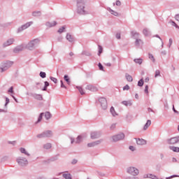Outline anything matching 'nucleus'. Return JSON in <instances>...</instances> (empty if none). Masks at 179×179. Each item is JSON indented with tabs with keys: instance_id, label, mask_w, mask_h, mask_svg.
Here are the masks:
<instances>
[{
	"instance_id": "42",
	"label": "nucleus",
	"mask_w": 179,
	"mask_h": 179,
	"mask_svg": "<svg viewBox=\"0 0 179 179\" xmlns=\"http://www.w3.org/2000/svg\"><path fill=\"white\" fill-rule=\"evenodd\" d=\"M39 75L41 78H42V79H44V78H46L47 76V74L45 73V72H43V71H41Z\"/></svg>"
},
{
	"instance_id": "5",
	"label": "nucleus",
	"mask_w": 179,
	"mask_h": 179,
	"mask_svg": "<svg viewBox=\"0 0 179 179\" xmlns=\"http://www.w3.org/2000/svg\"><path fill=\"white\" fill-rule=\"evenodd\" d=\"M51 136H52V131L50 130H47L40 134H38L36 138L41 139L43 138H51Z\"/></svg>"
},
{
	"instance_id": "56",
	"label": "nucleus",
	"mask_w": 179,
	"mask_h": 179,
	"mask_svg": "<svg viewBox=\"0 0 179 179\" xmlns=\"http://www.w3.org/2000/svg\"><path fill=\"white\" fill-rule=\"evenodd\" d=\"M171 24L172 26H174L176 29H179L178 25H177L174 21L171 22Z\"/></svg>"
},
{
	"instance_id": "30",
	"label": "nucleus",
	"mask_w": 179,
	"mask_h": 179,
	"mask_svg": "<svg viewBox=\"0 0 179 179\" xmlns=\"http://www.w3.org/2000/svg\"><path fill=\"white\" fill-rule=\"evenodd\" d=\"M52 145L50 143H47L43 145V149H45L46 150H48V149H51Z\"/></svg>"
},
{
	"instance_id": "14",
	"label": "nucleus",
	"mask_w": 179,
	"mask_h": 179,
	"mask_svg": "<svg viewBox=\"0 0 179 179\" xmlns=\"http://www.w3.org/2000/svg\"><path fill=\"white\" fill-rule=\"evenodd\" d=\"M85 89L87 90H90V92H97V90H98L97 88L96 87H94V85H87Z\"/></svg>"
},
{
	"instance_id": "50",
	"label": "nucleus",
	"mask_w": 179,
	"mask_h": 179,
	"mask_svg": "<svg viewBox=\"0 0 179 179\" xmlns=\"http://www.w3.org/2000/svg\"><path fill=\"white\" fill-rule=\"evenodd\" d=\"M172 44H173V39L172 38H169V43L168 44L169 48H170V47H171Z\"/></svg>"
},
{
	"instance_id": "58",
	"label": "nucleus",
	"mask_w": 179,
	"mask_h": 179,
	"mask_svg": "<svg viewBox=\"0 0 179 179\" xmlns=\"http://www.w3.org/2000/svg\"><path fill=\"white\" fill-rule=\"evenodd\" d=\"M150 173L143 175V178H150Z\"/></svg>"
},
{
	"instance_id": "57",
	"label": "nucleus",
	"mask_w": 179,
	"mask_h": 179,
	"mask_svg": "<svg viewBox=\"0 0 179 179\" xmlns=\"http://www.w3.org/2000/svg\"><path fill=\"white\" fill-rule=\"evenodd\" d=\"M123 90H129V85H126L124 87H123Z\"/></svg>"
},
{
	"instance_id": "31",
	"label": "nucleus",
	"mask_w": 179,
	"mask_h": 179,
	"mask_svg": "<svg viewBox=\"0 0 179 179\" xmlns=\"http://www.w3.org/2000/svg\"><path fill=\"white\" fill-rule=\"evenodd\" d=\"M143 34H144V36H150V31H149V29H148L147 28H145L143 30Z\"/></svg>"
},
{
	"instance_id": "28",
	"label": "nucleus",
	"mask_w": 179,
	"mask_h": 179,
	"mask_svg": "<svg viewBox=\"0 0 179 179\" xmlns=\"http://www.w3.org/2000/svg\"><path fill=\"white\" fill-rule=\"evenodd\" d=\"M125 78H126V79L128 82H132L134 80V78H132V76H131L128 73L125 74Z\"/></svg>"
},
{
	"instance_id": "59",
	"label": "nucleus",
	"mask_w": 179,
	"mask_h": 179,
	"mask_svg": "<svg viewBox=\"0 0 179 179\" xmlns=\"http://www.w3.org/2000/svg\"><path fill=\"white\" fill-rule=\"evenodd\" d=\"M125 179H139V178L128 176Z\"/></svg>"
},
{
	"instance_id": "41",
	"label": "nucleus",
	"mask_w": 179,
	"mask_h": 179,
	"mask_svg": "<svg viewBox=\"0 0 179 179\" xmlns=\"http://www.w3.org/2000/svg\"><path fill=\"white\" fill-rule=\"evenodd\" d=\"M148 57H149V59L152 61V62H156V59H155V57L153 56V55L149 53Z\"/></svg>"
},
{
	"instance_id": "23",
	"label": "nucleus",
	"mask_w": 179,
	"mask_h": 179,
	"mask_svg": "<svg viewBox=\"0 0 179 179\" xmlns=\"http://www.w3.org/2000/svg\"><path fill=\"white\" fill-rule=\"evenodd\" d=\"M42 13L41 11H33L32 12V16H34V17H40V16H41Z\"/></svg>"
},
{
	"instance_id": "48",
	"label": "nucleus",
	"mask_w": 179,
	"mask_h": 179,
	"mask_svg": "<svg viewBox=\"0 0 179 179\" xmlns=\"http://www.w3.org/2000/svg\"><path fill=\"white\" fill-rule=\"evenodd\" d=\"M98 66L100 71H104V67L103 66V64H101V63H99Z\"/></svg>"
},
{
	"instance_id": "47",
	"label": "nucleus",
	"mask_w": 179,
	"mask_h": 179,
	"mask_svg": "<svg viewBox=\"0 0 179 179\" xmlns=\"http://www.w3.org/2000/svg\"><path fill=\"white\" fill-rule=\"evenodd\" d=\"M157 76H160V70L155 71V78H157Z\"/></svg>"
},
{
	"instance_id": "35",
	"label": "nucleus",
	"mask_w": 179,
	"mask_h": 179,
	"mask_svg": "<svg viewBox=\"0 0 179 179\" xmlns=\"http://www.w3.org/2000/svg\"><path fill=\"white\" fill-rule=\"evenodd\" d=\"M169 149H171V150H173V152H179V148L178 147H175V146H170Z\"/></svg>"
},
{
	"instance_id": "62",
	"label": "nucleus",
	"mask_w": 179,
	"mask_h": 179,
	"mask_svg": "<svg viewBox=\"0 0 179 179\" xmlns=\"http://www.w3.org/2000/svg\"><path fill=\"white\" fill-rule=\"evenodd\" d=\"M116 6H121V1L120 0L116 1Z\"/></svg>"
},
{
	"instance_id": "2",
	"label": "nucleus",
	"mask_w": 179,
	"mask_h": 179,
	"mask_svg": "<svg viewBox=\"0 0 179 179\" xmlns=\"http://www.w3.org/2000/svg\"><path fill=\"white\" fill-rule=\"evenodd\" d=\"M38 44H40V39H34L28 43L27 45V48L30 51H33V50H34L36 47H38Z\"/></svg>"
},
{
	"instance_id": "44",
	"label": "nucleus",
	"mask_w": 179,
	"mask_h": 179,
	"mask_svg": "<svg viewBox=\"0 0 179 179\" xmlns=\"http://www.w3.org/2000/svg\"><path fill=\"white\" fill-rule=\"evenodd\" d=\"M138 86H139L140 87H142V86H143V79H141L138 82Z\"/></svg>"
},
{
	"instance_id": "36",
	"label": "nucleus",
	"mask_w": 179,
	"mask_h": 179,
	"mask_svg": "<svg viewBox=\"0 0 179 179\" xmlns=\"http://www.w3.org/2000/svg\"><path fill=\"white\" fill-rule=\"evenodd\" d=\"M101 142H103V139H100L96 141L92 142L94 146H97V145H100V143H101Z\"/></svg>"
},
{
	"instance_id": "24",
	"label": "nucleus",
	"mask_w": 179,
	"mask_h": 179,
	"mask_svg": "<svg viewBox=\"0 0 179 179\" xmlns=\"http://www.w3.org/2000/svg\"><path fill=\"white\" fill-rule=\"evenodd\" d=\"M63 178L65 179H72V175H71V173H68V172H65L64 173H63Z\"/></svg>"
},
{
	"instance_id": "8",
	"label": "nucleus",
	"mask_w": 179,
	"mask_h": 179,
	"mask_svg": "<svg viewBox=\"0 0 179 179\" xmlns=\"http://www.w3.org/2000/svg\"><path fill=\"white\" fill-rule=\"evenodd\" d=\"M31 24H33V22H27L26 24L22 25L21 27H20L17 29V33H22V31H23V30H26V29H28V27H30Z\"/></svg>"
},
{
	"instance_id": "18",
	"label": "nucleus",
	"mask_w": 179,
	"mask_h": 179,
	"mask_svg": "<svg viewBox=\"0 0 179 179\" xmlns=\"http://www.w3.org/2000/svg\"><path fill=\"white\" fill-rule=\"evenodd\" d=\"M57 23L56 21H53L52 22H46L45 26L47 27H54L55 26H57Z\"/></svg>"
},
{
	"instance_id": "15",
	"label": "nucleus",
	"mask_w": 179,
	"mask_h": 179,
	"mask_svg": "<svg viewBox=\"0 0 179 179\" xmlns=\"http://www.w3.org/2000/svg\"><path fill=\"white\" fill-rule=\"evenodd\" d=\"M22 51H23V46L22 45H18V46L15 47L13 49V52L15 54H18V52H20Z\"/></svg>"
},
{
	"instance_id": "46",
	"label": "nucleus",
	"mask_w": 179,
	"mask_h": 179,
	"mask_svg": "<svg viewBox=\"0 0 179 179\" xmlns=\"http://www.w3.org/2000/svg\"><path fill=\"white\" fill-rule=\"evenodd\" d=\"M150 178H151V179H159V178L157 176H155L154 174H152V173H150Z\"/></svg>"
},
{
	"instance_id": "25",
	"label": "nucleus",
	"mask_w": 179,
	"mask_h": 179,
	"mask_svg": "<svg viewBox=\"0 0 179 179\" xmlns=\"http://www.w3.org/2000/svg\"><path fill=\"white\" fill-rule=\"evenodd\" d=\"M20 152H21L22 153H23L24 155H25V156H28L30 157V153H29L25 148H20Z\"/></svg>"
},
{
	"instance_id": "45",
	"label": "nucleus",
	"mask_w": 179,
	"mask_h": 179,
	"mask_svg": "<svg viewBox=\"0 0 179 179\" xmlns=\"http://www.w3.org/2000/svg\"><path fill=\"white\" fill-rule=\"evenodd\" d=\"M103 52V47H101V45H99V52H98V55L100 56V55Z\"/></svg>"
},
{
	"instance_id": "32",
	"label": "nucleus",
	"mask_w": 179,
	"mask_h": 179,
	"mask_svg": "<svg viewBox=\"0 0 179 179\" xmlns=\"http://www.w3.org/2000/svg\"><path fill=\"white\" fill-rule=\"evenodd\" d=\"M64 80L66 82L67 84L71 85V79L68 75H65L64 76Z\"/></svg>"
},
{
	"instance_id": "60",
	"label": "nucleus",
	"mask_w": 179,
	"mask_h": 179,
	"mask_svg": "<svg viewBox=\"0 0 179 179\" xmlns=\"http://www.w3.org/2000/svg\"><path fill=\"white\" fill-rule=\"evenodd\" d=\"M115 125H116L115 124H111L110 129L112 131L114 130V129H115Z\"/></svg>"
},
{
	"instance_id": "40",
	"label": "nucleus",
	"mask_w": 179,
	"mask_h": 179,
	"mask_svg": "<svg viewBox=\"0 0 179 179\" xmlns=\"http://www.w3.org/2000/svg\"><path fill=\"white\" fill-rule=\"evenodd\" d=\"M82 55H86L87 57H90V55H92V53H90V52L89 51L85 50L82 52Z\"/></svg>"
},
{
	"instance_id": "20",
	"label": "nucleus",
	"mask_w": 179,
	"mask_h": 179,
	"mask_svg": "<svg viewBox=\"0 0 179 179\" xmlns=\"http://www.w3.org/2000/svg\"><path fill=\"white\" fill-rule=\"evenodd\" d=\"M131 37H133L134 38V40L139 38V33L132 31L131 32Z\"/></svg>"
},
{
	"instance_id": "34",
	"label": "nucleus",
	"mask_w": 179,
	"mask_h": 179,
	"mask_svg": "<svg viewBox=\"0 0 179 179\" xmlns=\"http://www.w3.org/2000/svg\"><path fill=\"white\" fill-rule=\"evenodd\" d=\"M76 89H78V92L80 93L82 96L85 94V91L83 90V88H82V87L76 86Z\"/></svg>"
},
{
	"instance_id": "9",
	"label": "nucleus",
	"mask_w": 179,
	"mask_h": 179,
	"mask_svg": "<svg viewBox=\"0 0 179 179\" xmlns=\"http://www.w3.org/2000/svg\"><path fill=\"white\" fill-rule=\"evenodd\" d=\"M125 138V134L124 133L119 134L112 136L113 142H118V141H122Z\"/></svg>"
},
{
	"instance_id": "61",
	"label": "nucleus",
	"mask_w": 179,
	"mask_h": 179,
	"mask_svg": "<svg viewBox=\"0 0 179 179\" xmlns=\"http://www.w3.org/2000/svg\"><path fill=\"white\" fill-rule=\"evenodd\" d=\"M88 148H94L93 143H89L87 144Z\"/></svg>"
},
{
	"instance_id": "53",
	"label": "nucleus",
	"mask_w": 179,
	"mask_h": 179,
	"mask_svg": "<svg viewBox=\"0 0 179 179\" xmlns=\"http://www.w3.org/2000/svg\"><path fill=\"white\" fill-rule=\"evenodd\" d=\"M60 83H61V87H62L63 89H66V86H65V85H64V81L60 80Z\"/></svg>"
},
{
	"instance_id": "10",
	"label": "nucleus",
	"mask_w": 179,
	"mask_h": 179,
	"mask_svg": "<svg viewBox=\"0 0 179 179\" xmlns=\"http://www.w3.org/2000/svg\"><path fill=\"white\" fill-rule=\"evenodd\" d=\"M100 136H101V131H92L90 134L91 139H99Z\"/></svg>"
},
{
	"instance_id": "6",
	"label": "nucleus",
	"mask_w": 179,
	"mask_h": 179,
	"mask_svg": "<svg viewBox=\"0 0 179 179\" xmlns=\"http://www.w3.org/2000/svg\"><path fill=\"white\" fill-rule=\"evenodd\" d=\"M127 173L131 176H136L139 174V169L134 166H130L127 169Z\"/></svg>"
},
{
	"instance_id": "49",
	"label": "nucleus",
	"mask_w": 179,
	"mask_h": 179,
	"mask_svg": "<svg viewBox=\"0 0 179 179\" xmlns=\"http://www.w3.org/2000/svg\"><path fill=\"white\" fill-rule=\"evenodd\" d=\"M50 80L54 82V83H57L58 82V80L54 77H50Z\"/></svg>"
},
{
	"instance_id": "22",
	"label": "nucleus",
	"mask_w": 179,
	"mask_h": 179,
	"mask_svg": "<svg viewBox=\"0 0 179 179\" xmlns=\"http://www.w3.org/2000/svg\"><path fill=\"white\" fill-rule=\"evenodd\" d=\"M150 125H152V121L150 120H147V122L145 123V124L143 127V130L146 131V129H148L150 127Z\"/></svg>"
},
{
	"instance_id": "54",
	"label": "nucleus",
	"mask_w": 179,
	"mask_h": 179,
	"mask_svg": "<svg viewBox=\"0 0 179 179\" xmlns=\"http://www.w3.org/2000/svg\"><path fill=\"white\" fill-rule=\"evenodd\" d=\"M129 150H131V152H135V150H136L135 147H134V146H132V145H130V146L129 147Z\"/></svg>"
},
{
	"instance_id": "13",
	"label": "nucleus",
	"mask_w": 179,
	"mask_h": 179,
	"mask_svg": "<svg viewBox=\"0 0 179 179\" xmlns=\"http://www.w3.org/2000/svg\"><path fill=\"white\" fill-rule=\"evenodd\" d=\"M86 138H87V135L86 134L78 136L76 138V143H80V142Z\"/></svg>"
},
{
	"instance_id": "3",
	"label": "nucleus",
	"mask_w": 179,
	"mask_h": 179,
	"mask_svg": "<svg viewBox=\"0 0 179 179\" xmlns=\"http://www.w3.org/2000/svg\"><path fill=\"white\" fill-rule=\"evenodd\" d=\"M16 162L20 167H26L29 164V161L24 157H18Z\"/></svg>"
},
{
	"instance_id": "51",
	"label": "nucleus",
	"mask_w": 179,
	"mask_h": 179,
	"mask_svg": "<svg viewBox=\"0 0 179 179\" xmlns=\"http://www.w3.org/2000/svg\"><path fill=\"white\" fill-rule=\"evenodd\" d=\"M148 90H149V86L145 85V90H144L145 93H146L148 94V93H149Z\"/></svg>"
},
{
	"instance_id": "43",
	"label": "nucleus",
	"mask_w": 179,
	"mask_h": 179,
	"mask_svg": "<svg viewBox=\"0 0 179 179\" xmlns=\"http://www.w3.org/2000/svg\"><path fill=\"white\" fill-rule=\"evenodd\" d=\"M10 102V101L9 100V98L6 97V103L4 105L5 108H8V103Z\"/></svg>"
},
{
	"instance_id": "37",
	"label": "nucleus",
	"mask_w": 179,
	"mask_h": 179,
	"mask_svg": "<svg viewBox=\"0 0 179 179\" xmlns=\"http://www.w3.org/2000/svg\"><path fill=\"white\" fill-rule=\"evenodd\" d=\"M44 115V113H41L40 115H39V117L38 118V120L37 122H36V124H38V122H41V120H43V116Z\"/></svg>"
},
{
	"instance_id": "17",
	"label": "nucleus",
	"mask_w": 179,
	"mask_h": 179,
	"mask_svg": "<svg viewBox=\"0 0 179 179\" xmlns=\"http://www.w3.org/2000/svg\"><path fill=\"white\" fill-rule=\"evenodd\" d=\"M31 96L34 97V99H36V100H39V101L43 100V96L41 94H31Z\"/></svg>"
},
{
	"instance_id": "29",
	"label": "nucleus",
	"mask_w": 179,
	"mask_h": 179,
	"mask_svg": "<svg viewBox=\"0 0 179 179\" xmlns=\"http://www.w3.org/2000/svg\"><path fill=\"white\" fill-rule=\"evenodd\" d=\"M66 25H64L63 27L59 29V30L57 31V33H59V34H61V33H64L66 31Z\"/></svg>"
},
{
	"instance_id": "19",
	"label": "nucleus",
	"mask_w": 179,
	"mask_h": 179,
	"mask_svg": "<svg viewBox=\"0 0 179 179\" xmlns=\"http://www.w3.org/2000/svg\"><path fill=\"white\" fill-rule=\"evenodd\" d=\"M143 45V41L140 38L136 39V41H135L136 47H141V45Z\"/></svg>"
},
{
	"instance_id": "33",
	"label": "nucleus",
	"mask_w": 179,
	"mask_h": 179,
	"mask_svg": "<svg viewBox=\"0 0 179 179\" xmlns=\"http://www.w3.org/2000/svg\"><path fill=\"white\" fill-rule=\"evenodd\" d=\"M51 117H52V115H51V113H50V112L45 113V118L46 120H50V118H51Z\"/></svg>"
},
{
	"instance_id": "11",
	"label": "nucleus",
	"mask_w": 179,
	"mask_h": 179,
	"mask_svg": "<svg viewBox=\"0 0 179 179\" xmlns=\"http://www.w3.org/2000/svg\"><path fill=\"white\" fill-rule=\"evenodd\" d=\"M169 145H176L179 142V136L173 137L167 140Z\"/></svg>"
},
{
	"instance_id": "16",
	"label": "nucleus",
	"mask_w": 179,
	"mask_h": 179,
	"mask_svg": "<svg viewBox=\"0 0 179 179\" xmlns=\"http://www.w3.org/2000/svg\"><path fill=\"white\" fill-rule=\"evenodd\" d=\"M136 143L137 145H146L147 142H146V140L143 138H138L136 140Z\"/></svg>"
},
{
	"instance_id": "7",
	"label": "nucleus",
	"mask_w": 179,
	"mask_h": 179,
	"mask_svg": "<svg viewBox=\"0 0 179 179\" xmlns=\"http://www.w3.org/2000/svg\"><path fill=\"white\" fill-rule=\"evenodd\" d=\"M99 102L101 104V107L102 110H107V107H108L107 103V99L104 97H101L99 99Z\"/></svg>"
},
{
	"instance_id": "39",
	"label": "nucleus",
	"mask_w": 179,
	"mask_h": 179,
	"mask_svg": "<svg viewBox=\"0 0 179 179\" xmlns=\"http://www.w3.org/2000/svg\"><path fill=\"white\" fill-rule=\"evenodd\" d=\"M110 113L113 117H115L117 115V113H115V109H114V107L110 108Z\"/></svg>"
},
{
	"instance_id": "64",
	"label": "nucleus",
	"mask_w": 179,
	"mask_h": 179,
	"mask_svg": "<svg viewBox=\"0 0 179 179\" xmlns=\"http://www.w3.org/2000/svg\"><path fill=\"white\" fill-rule=\"evenodd\" d=\"M175 19H176V20H177L178 22H179V14H178V15H176L175 16Z\"/></svg>"
},
{
	"instance_id": "38",
	"label": "nucleus",
	"mask_w": 179,
	"mask_h": 179,
	"mask_svg": "<svg viewBox=\"0 0 179 179\" xmlns=\"http://www.w3.org/2000/svg\"><path fill=\"white\" fill-rule=\"evenodd\" d=\"M134 62L136 64H138L139 65H141L142 64V62H143V60L141 58H139V59H134Z\"/></svg>"
},
{
	"instance_id": "26",
	"label": "nucleus",
	"mask_w": 179,
	"mask_h": 179,
	"mask_svg": "<svg viewBox=\"0 0 179 179\" xmlns=\"http://www.w3.org/2000/svg\"><path fill=\"white\" fill-rule=\"evenodd\" d=\"M66 40H68V41H69L70 43H73V36H72V35L67 34L66 36Z\"/></svg>"
},
{
	"instance_id": "63",
	"label": "nucleus",
	"mask_w": 179,
	"mask_h": 179,
	"mask_svg": "<svg viewBox=\"0 0 179 179\" xmlns=\"http://www.w3.org/2000/svg\"><path fill=\"white\" fill-rule=\"evenodd\" d=\"M78 163V159H73L71 162V164H76Z\"/></svg>"
},
{
	"instance_id": "55",
	"label": "nucleus",
	"mask_w": 179,
	"mask_h": 179,
	"mask_svg": "<svg viewBox=\"0 0 179 179\" xmlns=\"http://www.w3.org/2000/svg\"><path fill=\"white\" fill-rule=\"evenodd\" d=\"M8 93H12V94H13V93H14L13 87H10L9 88V90H8Z\"/></svg>"
},
{
	"instance_id": "1",
	"label": "nucleus",
	"mask_w": 179,
	"mask_h": 179,
	"mask_svg": "<svg viewBox=\"0 0 179 179\" xmlns=\"http://www.w3.org/2000/svg\"><path fill=\"white\" fill-rule=\"evenodd\" d=\"M87 0H77L76 1V13L78 15L85 16L89 15V9L87 8Z\"/></svg>"
},
{
	"instance_id": "4",
	"label": "nucleus",
	"mask_w": 179,
	"mask_h": 179,
	"mask_svg": "<svg viewBox=\"0 0 179 179\" xmlns=\"http://www.w3.org/2000/svg\"><path fill=\"white\" fill-rule=\"evenodd\" d=\"M13 65V63L10 61H7L4 63H2L0 66L1 72H5V71H8L9 68H10Z\"/></svg>"
},
{
	"instance_id": "27",
	"label": "nucleus",
	"mask_w": 179,
	"mask_h": 179,
	"mask_svg": "<svg viewBox=\"0 0 179 179\" xmlns=\"http://www.w3.org/2000/svg\"><path fill=\"white\" fill-rule=\"evenodd\" d=\"M122 104L126 106V107H128V106H132V102L131 101H122Z\"/></svg>"
},
{
	"instance_id": "21",
	"label": "nucleus",
	"mask_w": 179,
	"mask_h": 179,
	"mask_svg": "<svg viewBox=\"0 0 179 179\" xmlns=\"http://www.w3.org/2000/svg\"><path fill=\"white\" fill-rule=\"evenodd\" d=\"M107 10L111 13V15H113V16H120V14L117 12L115 11L114 10L111 9L110 8H108Z\"/></svg>"
},
{
	"instance_id": "52",
	"label": "nucleus",
	"mask_w": 179,
	"mask_h": 179,
	"mask_svg": "<svg viewBox=\"0 0 179 179\" xmlns=\"http://www.w3.org/2000/svg\"><path fill=\"white\" fill-rule=\"evenodd\" d=\"M175 177H179V176H178V175H173V176H171L169 177H166V179L175 178Z\"/></svg>"
},
{
	"instance_id": "12",
	"label": "nucleus",
	"mask_w": 179,
	"mask_h": 179,
	"mask_svg": "<svg viewBox=\"0 0 179 179\" xmlns=\"http://www.w3.org/2000/svg\"><path fill=\"white\" fill-rule=\"evenodd\" d=\"M13 43H15L14 38H10L7 40L6 42L3 43V48H6V47H9V45H12Z\"/></svg>"
}]
</instances>
